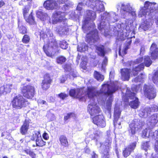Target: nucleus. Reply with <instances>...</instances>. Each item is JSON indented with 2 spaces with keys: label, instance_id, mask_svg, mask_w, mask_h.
Returning <instances> with one entry per match:
<instances>
[{
  "label": "nucleus",
  "instance_id": "obj_1",
  "mask_svg": "<svg viewBox=\"0 0 158 158\" xmlns=\"http://www.w3.org/2000/svg\"><path fill=\"white\" fill-rule=\"evenodd\" d=\"M20 90L22 95H16L11 102L12 108L15 110H20L26 107L29 104L28 101L26 98L31 99L36 94L35 87L31 84H23Z\"/></svg>",
  "mask_w": 158,
  "mask_h": 158
},
{
  "label": "nucleus",
  "instance_id": "obj_2",
  "mask_svg": "<svg viewBox=\"0 0 158 158\" xmlns=\"http://www.w3.org/2000/svg\"><path fill=\"white\" fill-rule=\"evenodd\" d=\"M43 50L47 56L51 58H53L55 53L59 52L58 44L54 38L48 40L47 43L44 44Z\"/></svg>",
  "mask_w": 158,
  "mask_h": 158
},
{
  "label": "nucleus",
  "instance_id": "obj_3",
  "mask_svg": "<svg viewBox=\"0 0 158 158\" xmlns=\"http://www.w3.org/2000/svg\"><path fill=\"white\" fill-rule=\"evenodd\" d=\"M143 62L140 63L137 66L132 69V73L134 76L138 75L139 72L143 70L144 68V66L149 67L152 64V62L150 57L148 56H145L143 59Z\"/></svg>",
  "mask_w": 158,
  "mask_h": 158
},
{
  "label": "nucleus",
  "instance_id": "obj_4",
  "mask_svg": "<svg viewBox=\"0 0 158 158\" xmlns=\"http://www.w3.org/2000/svg\"><path fill=\"white\" fill-rule=\"evenodd\" d=\"M53 82L52 76L50 73H47L43 76V79L41 84V87L43 90L48 89Z\"/></svg>",
  "mask_w": 158,
  "mask_h": 158
},
{
  "label": "nucleus",
  "instance_id": "obj_5",
  "mask_svg": "<svg viewBox=\"0 0 158 158\" xmlns=\"http://www.w3.org/2000/svg\"><path fill=\"white\" fill-rule=\"evenodd\" d=\"M100 40L98 32L96 29H93L88 33L86 35L85 41L88 43H95Z\"/></svg>",
  "mask_w": 158,
  "mask_h": 158
},
{
  "label": "nucleus",
  "instance_id": "obj_6",
  "mask_svg": "<svg viewBox=\"0 0 158 158\" xmlns=\"http://www.w3.org/2000/svg\"><path fill=\"white\" fill-rule=\"evenodd\" d=\"M155 11V7L152 5V2L149 1H146L144 6L141 9L140 13L141 15L145 16L148 13L149 15H151V13Z\"/></svg>",
  "mask_w": 158,
  "mask_h": 158
},
{
  "label": "nucleus",
  "instance_id": "obj_7",
  "mask_svg": "<svg viewBox=\"0 0 158 158\" xmlns=\"http://www.w3.org/2000/svg\"><path fill=\"white\" fill-rule=\"evenodd\" d=\"M112 142V138L111 137H108L106 139L104 142L105 148L103 150L102 158H110L109 151Z\"/></svg>",
  "mask_w": 158,
  "mask_h": 158
},
{
  "label": "nucleus",
  "instance_id": "obj_8",
  "mask_svg": "<svg viewBox=\"0 0 158 158\" xmlns=\"http://www.w3.org/2000/svg\"><path fill=\"white\" fill-rule=\"evenodd\" d=\"M89 7L95 12L98 13L104 11V7L102 2L99 0H96L92 4H90Z\"/></svg>",
  "mask_w": 158,
  "mask_h": 158
},
{
  "label": "nucleus",
  "instance_id": "obj_9",
  "mask_svg": "<svg viewBox=\"0 0 158 158\" xmlns=\"http://www.w3.org/2000/svg\"><path fill=\"white\" fill-rule=\"evenodd\" d=\"M144 93L145 96L149 99L154 98L156 95V92L154 89L150 86L145 85L143 87Z\"/></svg>",
  "mask_w": 158,
  "mask_h": 158
},
{
  "label": "nucleus",
  "instance_id": "obj_10",
  "mask_svg": "<svg viewBox=\"0 0 158 158\" xmlns=\"http://www.w3.org/2000/svg\"><path fill=\"white\" fill-rule=\"evenodd\" d=\"M87 111L91 116L95 115L101 112L100 108L95 102L90 103L88 105Z\"/></svg>",
  "mask_w": 158,
  "mask_h": 158
},
{
  "label": "nucleus",
  "instance_id": "obj_11",
  "mask_svg": "<svg viewBox=\"0 0 158 158\" xmlns=\"http://www.w3.org/2000/svg\"><path fill=\"white\" fill-rule=\"evenodd\" d=\"M137 142L135 141L130 143L125 148L123 151V155L125 157H127L130 155L131 152H133L136 148Z\"/></svg>",
  "mask_w": 158,
  "mask_h": 158
},
{
  "label": "nucleus",
  "instance_id": "obj_12",
  "mask_svg": "<svg viewBox=\"0 0 158 158\" xmlns=\"http://www.w3.org/2000/svg\"><path fill=\"white\" fill-rule=\"evenodd\" d=\"M43 6L47 10H53L57 8L58 4L55 0H46L44 2Z\"/></svg>",
  "mask_w": 158,
  "mask_h": 158
},
{
  "label": "nucleus",
  "instance_id": "obj_13",
  "mask_svg": "<svg viewBox=\"0 0 158 158\" xmlns=\"http://www.w3.org/2000/svg\"><path fill=\"white\" fill-rule=\"evenodd\" d=\"M102 87L100 91V94L103 95H111L115 91L114 88H111V90H110V85L108 84H104L102 85Z\"/></svg>",
  "mask_w": 158,
  "mask_h": 158
},
{
  "label": "nucleus",
  "instance_id": "obj_14",
  "mask_svg": "<svg viewBox=\"0 0 158 158\" xmlns=\"http://www.w3.org/2000/svg\"><path fill=\"white\" fill-rule=\"evenodd\" d=\"M93 123L98 127L102 128L105 127L106 122L103 119V116L101 115H98L92 118Z\"/></svg>",
  "mask_w": 158,
  "mask_h": 158
},
{
  "label": "nucleus",
  "instance_id": "obj_15",
  "mask_svg": "<svg viewBox=\"0 0 158 158\" xmlns=\"http://www.w3.org/2000/svg\"><path fill=\"white\" fill-rule=\"evenodd\" d=\"M129 126L128 131V135L131 137L134 136L139 129L142 128L141 126H140V127H138V125L134 121H132L129 124Z\"/></svg>",
  "mask_w": 158,
  "mask_h": 158
},
{
  "label": "nucleus",
  "instance_id": "obj_16",
  "mask_svg": "<svg viewBox=\"0 0 158 158\" xmlns=\"http://www.w3.org/2000/svg\"><path fill=\"white\" fill-rule=\"evenodd\" d=\"M64 12L60 11H55L52 16V18L53 19V23L55 24L61 22L64 20Z\"/></svg>",
  "mask_w": 158,
  "mask_h": 158
},
{
  "label": "nucleus",
  "instance_id": "obj_17",
  "mask_svg": "<svg viewBox=\"0 0 158 158\" xmlns=\"http://www.w3.org/2000/svg\"><path fill=\"white\" fill-rule=\"evenodd\" d=\"M130 7L128 4L122 3L121 4L120 13L121 15L123 16L124 18L127 16V14L130 13Z\"/></svg>",
  "mask_w": 158,
  "mask_h": 158
},
{
  "label": "nucleus",
  "instance_id": "obj_18",
  "mask_svg": "<svg viewBox=\"0 0 158 158\" xmlns=\"http://www.w3.org/2000/svg\"><path fill=\"white\" fill-rule=\"evenodd\" d=\"M150 49L152 51L150 54L153 60L158 59V48L155 43L152 44Z\"/></svg>",
  "mask_w": 158,
  "mask_h": 158
},
{
  "label": "nucleus",
  "instance_id": "obj_19",
  "mask_svg": "<svg viewBox=\"0 0 158 158\" xmlns=\"http://www.w3.org/2000/svg\"><path fill=\"white\" fill-rule=\"evenodd\" d=\"M130 70V69L127 68L121 69V78L124 81H128L129 79L131 73Z\"/></svg>",
  "mask_w": 158,
  "mask_h": 158
},
{
  "label": "nucleus",
  "instance_id": "obj_20",
  "mask_svg": "<svg viewBox=\"0 0 158 158\" xmlns=\"http://www.w3.org/2000/svg\"><path fill=\"white\" fill-rule=\"evenodd\" d=\"M12 84H5L0 87V96L10 93L11 89Z\"/></svg>",
  "mask_w": 158,
  "mask_h": 158
},
{
  "label": "nucleus",
  "instance_id": "obj_21",
  "mask_svg": "<svg viewBox=\"0 0 158 158\" xmlns=\"http://www.w3.org/2000/svg\"><path fill=\"white\" fill-rule=\"evenodd\" d=\"M100 94V92L95 90V88L93 87H87L86 94L88 97L90 99L94 98L96 96L97 94Z\"/></svg>",
  "mask_w": 158,
  "mask_h": 158
},
{
  "label": "nucleus",
  "instance_id": "obj_22",
  "mask_svg": "<svg viewBox=\"0 0 158 158\" xmlns=\"http://www.w3.org/2000/svg\"><path fill=\"white\" fill-rule=\"evenodd\" d=\"M29 121L25 119L20 128V132L23 135H25L27 133L29 126Z\"/></svg>",
  "mask_w": 158,
  "mask_h": 158
},
{
  "label": "nucleus",
  "instance_id": "obj_23",
  "mask_svg": "<svg viewBox=\"0 0 158 158\" xmlns=\"http://www.w3.org/2000/svg\"><path fill=\"white\" fill-rule=\"evenodd\" d=\"M121 114V111L120 108L118 107H115L114 109L113 120V124L114 126L116 125L117 122L120 118Z\"/></svg>",
  "mask_w": 158,
  "mask_h": 158
},
{
  "label": "nucleus",
  "instance_id": "obj_24",
  "mask_svg": "<svg viewBox=\"0 0 158 158\" xmlns=\"http://www.w3.org/2000/svg\"><path fill=\"white\" fill-rule=\"evenodd\" d=\"M59 140L61 146L64 148L68 147L69 144L68 139L65 135H61L59 138Z\"/></svg>",
  "mask_w": 158,
  "mask_h": 158
},
{
  "label": "nucleus",
  "instance_id": "obj_25",
  "mask_svg": "<svg viewBox=\"0 0 158 158\" xmlns=\"http://www.w3.org/2000/svg\"><path fill=\"white\" fill-rule=\"evenodd\" d=\"M24 18L26 22L30 24L33 25L35 23V18L34 16V14L32 11L30 13L28 16H26Z\"/></svg>",
  "mask_w": 158,
  "mask_h": 158
},
{
  "label": "nucleus",
  "instance_id": "obj_26",
  "mask_svg": "<svg viewBox=\"0 0 158 158\" xmlns=\"http://www.w3.org/2000/svg\"><path fill=\"white\" fill-rule=\"evenodd\" d=\"M96 50L97 51L98 55L102 57L105 56L106 52L104 45H101L99 46H97L96 47Z\"/></svg>",
  "mask_w": 158,
  "mask_h": 158
},
{
  "label": "nucleus",
  "instance_id": "obj_27",
  "mask_svg": "<svg viewBox=\"0 0 158 158\" xmlns=\"http://www.w3.org/2000/svg\"><path fill=\"white\" fill-rule=\"evenodd\" d=\"M140 103L138 98H135L134 100L132 101L129 103V105L131 108L136 109L139 107Z\"/></svg>",
  "mask_w": 158,
  "mask_h": 158
},
{
  "label": "nucleus",
  "instance_id": "obj_28",
  "mask_svg": "<svg viewBox=\"0 0 158 158\" xmlns=\"http://www.w3.org/2000/svg\"><path fill=\"white\" fill-rule=\"evenodd\" d=\"M85 93V91L84 90L83 88H77V98H79L81 100L83 98L82 95Z\"/></svg>",
  "mask_w": 158,
  "mask_h": 158
},
{
  "label": "nucleus",
  "instance_id": "obj_29",
  "mask_svg": "<svg viewBox=\"0 0 158 158\" xmlns=\"http://www.w3.org/2000/svg\"><path fill=\"white\" fill-rule=\"evenodd\" d=\"M96 12L94 10L93 11L90 10H86V14L87 16V17L91 20L95 19L96 16Z\"/></svg>",
  "mask_w": 158,
  "mask_h": 158
},
{
  "label": "nucleus",
  "instance_id": "obj_30",
  "mask_svg": "<svg viewBox=\"0 0 158 158\" xmlns=\"http://www.w3.org/2000/svg\"><path fill=\"white\" fill-rule=\"evenodd\" d=\"M94 76L95 79L99 81H102L104 79V76L99 73L97 71H94Z\"/></svg>",
  "mask_w": 158,
  "mask_h": 158
},
{
  "label": "nucleus",
  "instance_id": "obj_31",
  "mask_svg": "<svg viewBox=\"0 0 158 158\" xmlns=\"http://www.w3.org/2000/svg\"><path fill=\"white\" fill-rule=\"evenodd\" d=\"M23 152H25L27 155H28L31 158H36V154L31 150L30 148H26L23 150Z\"/></svg>",
  "mask_w": 158,
  "mask_h": 158
},
{
  "label": "nucleus",
  "instance_id": "obj_32",
  "mask_svg": "<svg viewBox=\"0 0 158 158\" xmlns=\"http://www.w3.org/2000/svg\"><path fill=\"white\" fill-rule=\"evenodd\" d=\"M35 143L37 146L43 147L46 145V142L44 141L41 137H40L38 139L35 140Z\"/></svg>",
  "mask_w": 158,
  "mask_h": 158
},
{
  "label": "nucleus",
  "instance_id": "obj_33",
  "mask_svg": "<svg viewBox=\"0 0 158 158\" xmlns=\"http://www.w3.org/2000/svg\"><path fill=\"white\" fill-rule=\"evenodd\" d=\"M66 58L63 56H60L56 58V63L59 64H62L66 61Z\"/></svg>",
  "mask_w": 158,
  "mask_h": 158
},
{
  "label": "nucleus",
  "instance_id": "obj_34",
  "mask_svg": "<svg viewBox=\"0 0 158 158\" xmlns=\"http://www.w3.org/2000/svg\"><path fill=\"white\" fill-rule=\"evenodd\" d=\"M37 17L41 20H44L46 17V14L42 10H37L36 12Z\"/></svg>",
  "mask_w": 158,
  "mask_h": 158
},
{
  "label": "nucleus",
  "instance_id": "obj_35",
  "mask_svg": "<svg viewBox=\"0 0 158 158\" xmlns=\"http://www.w3.org/2000/svg\"><path fill=\"white\" fill-rule=\"evenodd\" d=\"M150 146V141H143L141 144V148L147 152L148 149Z\"/></svg>",
  "mask_w": 158,
  "mask_h": 158
},
{
  "label": "nucleus",
  "instance_id": "obj_36",
  "mask_svg": "<svg viewBox=\"0 0 158 158\" xmlns=\"http://www.w3.org/2000/svg\"><path fill=\"white\" fill-rule=\"evenodd\" d=\"M19 31L20 34H26L27 33V28L23 25H18Z\"/></svg>",
  "mask_w": 158,
  "mask_h": 158
},
{
  "label": "nucleus",
  "instance_id": "obj_37",
  "mask_svg": "<svg viewBox=\"0 0 158 158\" xmlns=\"http://www.w3.org/2000/svg\"><path fill=\"white\" fill-rule=\"evenodd\" d=\"M41 137L40 131H35L31 136V139L32 141H35Z\"/></svg>",
  "mask_w": 158,
  "mask_h": 158
},
{
  "label": "nucleus",
  "instance_id": "obj_38",
  "mask_svg": "<svg viewBox=\"0 0 158 158\" xmlns=\"http://www.w3.org/2000/svg\"><path fill=\"white\" fill-rule=\"evenodd\" d=\"M126 95L131 100L134 99H135V98H137L136 97V94L131 92L129 90H127L126 91Z\"/></svg>",
  "mask_w": 158,
  "mask_h": 158
},
{
  "label": "nucleus",
  "instance_id": "obj_39",
  "mask_svg": "<svg viewBox=\"0 0 158 158\" xmlns=\"http://www.w3.org/2000/svg\"><path fill=\"white\" fill-rule=\"evenodd\" d=\"M141 26L142 28L144 31H146L148 29L150 26V22L147 20H145L143 22Z\"/></svg>",
  "mask_w": 158,
  "mask_h": 158
},
{
  "label": "nucleus",
  "instance_id": "obj_40",
  "mask_svg": "<svg viewBox=\"0 0 158 158\" xmlns=\"http://www.w3.org/2000/svg\"><path fill=\"white\" fill-rule=\"evenodd\" d=\"M31 9V6L29 5H26L23 8V17H25L26 16H27L29 13L30 10Z\"/></svg>",
  "mask_w": 158,
  "mask_h": 158
},
{
  "label": "nucleus",
  "instance_id": "obj_41",
  "mask_svg": "<svg viewBox=\"0 0 158 158\" xmlns=\"http://www.w3.org/2000/svg\"><path fill=\"white\" fill-rule=\"evenodd\" d=\"M68 28L65 26L60 27L58 29V32L60 34H65L66 32L68 31Z\"/></svg>",
  "mask_w": 158,
  "mask_h": 158
},
{
  "label": "nucleus",
  "instance_id": "obj_42",
  "mask_svg": "<svg viewBox=\"0 0 158 158\" xmlns=\"http://www.w3.org/2000/svg\"><path fill=\"white\" fill-rule=\"evenodd\" d=\"M30 37L27 34H24L22 39V41L24 44H28L30 41Z\"/></svg>",
  "mask_w": 158,
  "mask_h": 158
},
{
  "label": "nucleus",
  "instance_id": "obj_43",
  "mask_svg": "<svg viewBox=\"0 0 158 158\" xmlns=\"http://www.w3.org/2000/svg\"><path fill=\"white\" fill-rule=\"evenodd\" d=\"M77 88L70 89L69 91V95L72 97L77 98Z\"/></svg>",
  "mask_w": 158,
  "mask_h": 158
},
{
  "label": "nucleus",
  "instance_id": "obj_44",
  "mask_svg": "<svg viewBox=\"0 0 158 158\" xmlns=\"http://www.w3.org/2000/svg\"><path fill=\"white\" fill-rule=\"evenodd\" d=\"M91 20L89 18L86 17L82 21V28L85 29L86 26L89 23V21Z\"/></svg>",
  "mask_w": 158,
  "mask_h": 158
},
{
  "label": "nucleus",
  "instance_id": "obj_45",
  "mask_svg": "<svg viewBox=\"0 0 158 158\" xmlns=\"http://www.w3.org/2000/svg\"><path fill=\"white\" fill-rule=\"evenodd\" d=\"M59 45L60 48L64 49H66L68 48V44L64 40L60 42Z\"/></svg>",
  "mask_w": 158,
  "mask_h": 158
},
{
  "label": "nucleus",
  "instance_id": "obj_46",
  "mask_svg": "<svg viewBox=\"0 0 158 158\" xmlns=\"http://www.w3.org/2000/svg\"><path fill=\"white\" fill-rule=\"evenodd\" d=\"M75 116V114L74 113L70 112L68 113L66 116L64 117V120L65 122L68 119H70L71 117H74Z\"/></svg>",
  "mask_w": 158,
  "mask_h": 158
},
{
  "label": "nucleus",
  "instance_id": "obj_47",
  "mask_svg": "<svg viewBox=\"0 0 158 158\" xmlns=\"http://www.w3.org/2000/svg\"><path fill=\"white\" fill-rule=\"evenodd\" d=\"M158 71L155 72L152 77V80L154 83H156L158 81Z\"/></svg>",
  "mask_w": 158,
  "mask_h": 158
},
{
  "label": "nucleus",
  "instance_id": "obj_48",
  "mask_svg": "<svg viewBox=\"0 0 158 158\" xmlns=\"http://www.w3.org/2000/svg\"><path fill=\"white\" fill-rule=\"evenodd\" d=\"M143 74L142 73H140L139 76H137L134 79V81L135 82L140 81L143 78Z\"/></svg>",
  "mask_w": 158,
  "mask_h": 158
},
{
  "label": "nucleus",
  "instance_id": "obj_49",
  "mask_svg": "<svg viewBox=\"0 0 158 158\" xmlns=\"http://www.w3.org/2000/svg\"><path fill=\"white\" fill-rule=\"evenodd\" d=\"M58 96L62 100L64 99L68 96V95L67 94L63 93H60L58 95Z\"/></svg>",
  "mask_w": 158,
  "mask_h": 158
},
{
  "label": "nucleus",
  "instance_id": "obj_50",
  "mask_svg": "<svg viewBox=\"0 0 158 158\" xmlns=\"http://www.w3.org/2000/svg\"><path fill=\"white\" fill-rule=\"evenodd\" d=\"M63 69H64L65 72H68L70 68V65L68 64H65L62 66Z\"/></svg>",
  "mask_w": 158,
  "mask_h": 158
},
{
  "label": "nucleus",
  "instance_id": "obj_51",
  "mask_svg": "<svg viewBox=\"0 0 158 158\" xmlns=\"http://www.w3.org/2000/svg\"><path fill=\"white\" fill-rule=\"evenodd\" d=\"M121 49L120 48L119 49L118 54L119 55L123 56L127 53V49L126 48H125L122 51V55L121 54Z\"/></svg>",
  "mask_w": 158,
  "mask_h": 158
},
{
  "label": "nucleus",
  "instance_id": "obj_52",
  "mask_svg": "<svg viewBox=\"0 0 158 158\" xmlns=\"http://www.w3.org/2000/svg\"><path fill=\"white\" fill-rule=\"evenodd\" d=\"M40 33V38H42L43 39H44L46 38L47 36V35L45 32L43 31H41Z\"/></svg>",
  "mask_w": 158,
  "mask_h": 158
},
{
  "label": "nucleus",
  "instance_id": "obj_53",
  "mask_svg": "<svg viewBox=\"0 0 158 158\" xmlns=\"http://www.w3.org/2000/svg\"><path fill=\"white\" fill-rule=\"evenodd\" d=\"M143 57H139L136 59L134 62L135 64H137L141 63L143 60Z\"/></svg>",
  "mask_w": 158,
  "mask_h": 158
},
{
  "label": "nucleus",
  "instance_id": "obj_54",
  "mask_svg": "<svg viewBox=\"0 0 158 158\" xmlns=\"http://www.w3.org/2000/svg\"><path fill=\"white\" fill-rule=\"evenodd\" d=\"M148 130L147 128L144 129L142 131V136L143 137H147Z\"/></svg>",
  "mask_w": 158,
  "mask_h": 158
},
{
  "label": "nucleus",
  "instance_id": "obj_55",
  "mask_svg": "<svg viewBox=\"0 0 158 158\" xmlns=\"http://www.w3.org/2000/svg\"><path fill=\"white\" fill-rule=\"evenodd\" d=\"M42 136L43 139L45 140H47L49 138L48 135L47 133L46 132H44L43 133L42 135Z\"/></svg>",
  "mask_w": 158,
  "mask_h": 158
},
{
  "label": "nucleus",
  "instance_id": "obj_56",
  "mask_svg": "<svg viewBox=\"0 0 158 158\" xmlns=\"http://www.w3.org/2000/svg\"><path fill=\"white\" fill-rule=\"evenodd\" d=\"M154 150L155 151V152H157L158 153V141L156 140L155 146H154Z\"/></svg>",
  "mask_w": 158,
  "mask_h": 158
},
{
  "label": "nucleus",
  "instance_id": "obj_57",
  "mask_svg": "<svg viewBox=\"0 0 158 158\" xmlns=\"http://www.w3.org/2000/svg\"><path fill=\"white\" fill-rule=\"evenodd\" d=\"M69 0H57V1L59 2L60 4H64L67 2Z\"/></svg>",
  "mask_w": 158,
  "mask_h": 158
},
{
  "label": "nucleus",
  "instance_id": "obj_58",
  "mask_svg": "<svg viewBox=\"0 0 158 158\" xmlns=\"http://www.w3.org/2000/svg\"><path fill=\"white\" fill-rule=\"evenodd\" d=\"M26 2L25 0H21L19 2V4L20 6H23L25 2Z\"/></svg>",
  "mask_w": 158,
  "mask_h": 158
},
{
  "label": "nucleus",
  "instance_id": "obj_59",
  "mask_svg": "<svg viewBox=\"0 0 158 158\" xmlns=\"http://www.w3.org/2000/svg\"><path fill=\"white\" fill-rule=\"evenodd\" d=\"M98 155L94 152H93L91 156V158H98Z\"/></svg>",
  "mask_w": 158,
  "mask_h": 158
},
{
  "label": "nucleus",
  "instance_id": "obj_60",
  "mask_svg": "<svg viewBox=\"0 0 158 158\" xmlns=\"http://www.w3.org/2000/svg\"><path fill=\"white\" fill-rule=\"evenodd\" d=\"M5 3L4 1L2 0H0V8L4 6Z\"/></svg>",
  "mask_w": 158,
  "mask_h": 158
},
{
  "label": "nucleus",
  "instance_id": "obj_61",
  "mask_svg": "<svg viewBox=\"0 0 158 158\" xmlns=\"http://www.w3.org/2000/svg\"><path fill=\"white\" fill-rule=\"evenodd\" d=\"M76 10L78 11H81L82 10V8L79 5H77L76 8Z\"/></svg>",
  "mask_w": 158,
  "mask_h": 158
},
{
  "label": "nucleus",
  "instance_id": "obj_62",
  "mask_svg": "<svg viewBox=\"0 0 158 158\" xmlns=\"http://www.w3.org/2000/svg\"><path fill=\"white\" fill-rule=\"evenodd\" d=\"M90 151V150L88 148H86L85 149L84 152L85 153H88Z\"/></svg>",
  "mask_w": 158,
  "mask_h": 158
},
{
  "label": "nucleus",
  "instance_id": "obj_63",
  "mask_svg": "<svg viewBox=\"0 0 158 158\" xmlns=\"http://www.w3.org/2000/svg\"><path fill=\"white\" fill-rule=\"evenodd\" d=\"M123 101L125 102H129V99L128 98H125L123 99Z\"/></svg>",
  "mask_w": 158,
  "mask_h": 158
},
{
  "label": "nucleus",
  "instance_id": "obj_64",
  "mask_svg": "<svg viewBox=\"0 0 158 158\" xmlns=\"http://www.w3.org/2000/svg\"><path fill=\"white\" fill-rule=\"evenodd\" d=\"M40 103L42 104L43 105V104H46V102L44 100H42L41 101Z\"/></svg>",
  "mask_w": 158,
  "mask_h": 158
}]
</instances>
